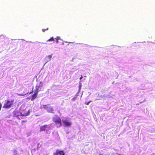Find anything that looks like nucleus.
Listing matches in <instances>:
<instances>
[{"instance_id":"1","label":"nucleus","mask_w":155,"mask_h":155,"mask_svg":"<svg viewBox=\"0 0 155 155\" xmlns=\"http://www.w3.org/2000/svg\"><path fill=\"white\" fill-rule=\"evenodd\" d=\"M53 121L57 125V127H60L62 125L61 120V118L58 115H55L53 117Z\"/></svg>"},{"instance_id":"2","label":"nucleus","mask_w":155,"mask_h":155,"mask_svg":"<svg viewBox=\"0 0 155 155\" xmlns=\"http://www.w3.org/2000/svg\"><path fill=\"white\" fill-rule=\"evenodd\" d=\"M13 100L10 101L8 100H5L3 107L6 109L10 108L13 104Z\"/></svg>"},{"instance_id":"3","label":"nucleus","mask_w":155,"mask_h":155,"mask_svg":"<svg viewBox=\"0 0 155 155\" xmlns=\"http://www.w3.org/2000/svg\"><path fill=\"white\" fill-rule=\"evenodd\" d=\"M43 83L41 81H39V82L36 85L35 87V90L36 91L39 92L41 91V87L43 86Z\"/></svg>"},{"instance_id":"4","label":"nucleus","mask_w":155,"mask_h":155,"mask_svg":"<svg viewBox=\"0 0 155 155\" xmlns=\"http://www.w3.org/2000/svg\"><path fill=\"white\" fill-rule=\"evenodd\" d=\"M65 153L63 150H57L56 152L54 153L53 155H64Z\"/></svg>"},{"instance_id":"5","label":"nucleus","mask_w":155,"mask_h":155,"mask_svg":"<svg viewBox=\"0 0 155 155\" xmlns=\"http://www.w3.org/2000/svg\"><path fill=\"white\" fill-rule=\"evenodd\" d=\"M49 125H45L41 126L40 127V131H45L46 129L48 127Z\"/></svg>"},{"instance_id":"6","label":"nucleus","mask_w":155,"mask_h":155,"mask_svg":"<svg viewBox=\"0 0 155 155\" xmlns=\"http://www.w3.org/2000/svg\"><path fill=\"white\" fill-rule=\"evenodd\" d=\"M47 111L49 113H51L52 114H54V110L53 107H52L50 106L49 105L48 106V109H47Z\"/></svg>"},{"instance_id":"7","label":"nucleus","mask_w":155,"mask_h":155,"mask_svg":"<svg viewBox=\"0 0 155 155\" xmlns=\"http://www.w3.org/2000/svg\"><path fill=\"white\" fill-rule=\"evenodd\" d=\"M152 43L151 42H145L142 45L144 46L146 48H149L152 46Z\"/></svg>"},{"instance_id":"8","label":"nucleus","mask_w":155,"mask_h":155,"mask_svg":"<svg viewBox=\"0 0 155 155\" xmlns=\"http://www.w3.org/2000/svg\"><path fill=\"white\" fill-rule=\"evenodd\" d=\"M62 122L65 126L70 127L71 124V122L68 121L67 120H63Z\"/></svg>"},{"instance_id":"9","label":"nucleus","mask_w":155,"mask_h":155,"mask_svg":"<svg viewBox=\"0 0 155 155\" xmlns=\"http://www.w3.org/2000/svg\"><path fill=\"white\" fill-rule=\"evenodd\" d=\"M38 92H37L35 91V93L32 96L31 98V100L32 101L35 100L36 98L37 97Z\"/></svg>"},{"instance_id":"10","label":"nucleus","mask_w":155,"mask_h":155,"mask_svg":"<svg viewBox=\"0 0 155 155\" xmlns=\"http://www.w3.org/2000/svg\"><path fill=\"white\" fill-rule=\"evenodd\" d=\"M49 104L43 105L42 106V108H44L45 109L47 110V109H48V106H49Z\"/></svg>"},{"instance_id":"11","label":"nucleus","mask_w":155,"mask_h":155,"mask_svg":"<svg viewBox=\"0 0 155 155\" xmlns=\"http://www.w3.org/2000/svg\"><path fill=\"white\" fill-rule=\"evenodd\" d=\"M60 39V38L59 37L57 36L54 38V40H55V41L56 43H58V40Z\"/></svg>"},{"instance_id":"12","label":"nucleus","mask_w":155,"mask_h":155,"mask_svg":"<svg viewBox=\"0 0 155 155\" xmlns=\"http://www.w3.org/2000/svg\"><path fill=\"white\" fill-rule=\"evenodd\" d=\"M54 40V38L53 37H51L50 38L47 40V41H51Z\"/></svg>"},{"instance_id":"13","label":"nucleus","mask_w":155,"mask_h":155,"mask_svg":"<svg viewBox=\"0 0 155 155\" xmlns=\"http://www.w3.org/2000/svg\"><path fill=\"white\" fill-rule=\"evenodd\" d=\"M139 45L137 43H135L133 44L132 46L133 47H137V46H139Z\"/></svg>"},{"instance_id":"14","label":"nucleus","mask_w":155,"mask_h":155,"mask_svg":"<svg viewBox=\"0 0 155 155\" xmlns=\"http://www.w3.org/2000/svg\"><path fill=\"white\" fill-rule=\"evenodd\" d=\"M52 55H49L47 56L46 57L47 58H48L49 60H50L51 59V58H52Z\"/></svg>"},{"instance_id":"15","label":"nucleus","mask_w":155,"mask_h":155,"mask_svg":"<svg viewBox=\"0 0 155 155\" xmlns=\"http://www.w3.org/2000/svg\"><path fill=\"white\" fill-rule=\"evenodd\" d=\"M48 30V28H46V29H43L42 30V31L43 32H45L46 31V30Z\"/></svg>"},{"instance_id":"16","label":"nucleus","mask_w":155,"mask_h":155,"mask_svg":"<svg viewBox=\"0 0 155 155\" xmlns=\"http://www.w3.org/2000/svg\"><path fill=\"white\" fill-rule=\"evenodd\" d=\"M91 102V101H90L88 102H86L85 104L87 105H88Z\"/></svg>"},{"instance_id":"17","label":"nucleus","mask_w":155,"mask_h":155,"mask_svg":"<svg viewBox=\"0 0 155 155\" xmlns=\"http://www.w3.org/2000/svg\"><path fill=\"white\" fill-rule=\"evenodd\" d=\"M2 104L1 103H0V110H1L2 108Z\"/></svg>"},{"instance_id":"18","label":"nucleus","mask_w":155,"mask_h":155,"mask_svg":"<svg viewBox=\"0 0 155 155\" xmlns=\"http://www.w3.org/2000/svg\"><path fill=\"white\" fill-rule=\"evenodd\" d=\"M19 115H18V118L20 120V119H20V117H19Z\"/></svg>"},{"instance_id":"19","label":"nucleus","mask_w":155,"mask_h":155,"mask_svg":"<svg viewBox=\"0 0 155 155\" xmlns=\"http://www.w3.org/2000/svg\"><path fill=\"white\" fill-rule=\"evenodd\" d=\"M27 115V114H24V115H23V116H26Z\"/></svg>"},{"instance_id":"20","label":"nucleus","mask_w":155,"mask_h":155,"mask_svg":"<svg viewBox=\"0 0 155 155\" xmlns=\"http://www.w3.org/2000/svg\"><path fill=\"white\" fill-rule=\"evenodd\" d=\"M82 77H81L80 78V80H81V79H82Z\"/></svg>"},{"instance_id":"21","label":"nucleus","mask_w":155,"mask_h":155,"mask_svg":"<svg viewBox=\"0 0 155 155\" xmlns=\"http://www.w3.org/2000/svg\"><path fill=\"white\" fill-rule=\"evenodd\" d=\"M72 100H73V101H74V98H72Z\"/></svg>"},{"instance_id":"22","label":"nucleus","mask_w":155,"mask_h":155,"mask_svg":"<svg viewBox=\"0 0 155 155\" xmlns=\"http://www.w3.org/2000/svg\"><path fill=\"white\" fill-rule=\"evenodd\" d=\"M19 95L20 96H23L24 95H22V94H19Z\"/></svg>"},{"instance_id":"23","label":"nucleus","mask_w":155,"mask_h":155,"mask_svg":"<svg viewBox=\"0 0 155 155\" xmlns=\"http://www.w3.org/2000/svg\"><path fill=\"white\" fill-rule=\"evenodd\" d=\"M99 155H106V154H105V155H103V154H99Z\"/></svg>"},{"instance_id":"24","label":"nucleus","mask_w":155,"mask_h":155,"mask_svg":"<svg viewBox=\"0 0 155 155\" xmlns=\"http://www.w3.org/2000/svg\"><path fill=\"white\" fill-rule=\"evenodd\" d=\"M32 93V92H30V94H31V93Z\"/></svg>"},{"instance_id":"25","label":"nucleus","mask_w":155,"mask_h":155,"mask_svg":"<svg viewBox=\"0 0 155 155\" xmlns=\"http://www.w3.org/2000/svg\"><path fill=\"white\" fill-rule=\"evenodd\" d=\"M112 155H115L114 154H112Z\"/></svg>"},{"instance_id":"26","label":"nucleus","mask_w":155,"mask_h":155,"mask_svg":"<svg viewBox=\"0 0 155 155\" xmlns=\"http://www.w3.org/2000/svg\"><path fill=\"white\" fill-rule=\"evenodd\" d=\"M118 155H121L120 154H118Z\"/></svg>"}]
</instances>
